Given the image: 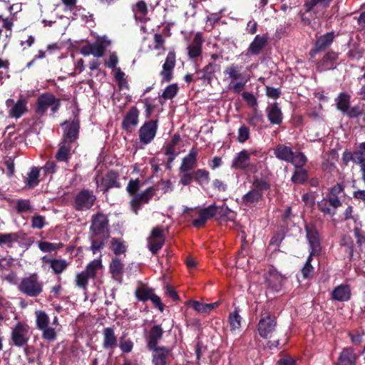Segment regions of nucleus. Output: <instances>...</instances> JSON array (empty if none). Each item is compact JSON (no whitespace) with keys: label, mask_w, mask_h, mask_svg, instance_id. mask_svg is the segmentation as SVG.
Returning a JSON list of instances; mask_svg holds the SVG:
<instances>
[{"label":"nucleus","mask_w":365,"mask_h":365,"mask_svg":"<svg viewBox=\"0 0 365 365\" xmlns=\"http://www.w3.org/2000/svg\"><path fill=\"white\" fill-rule=\"evenodd\" d=\"M31 333V327L26 322H18L11 328L10 344L19 348L27 346Z\"/></svg>","instance_id":"f257e3e1"},{"label":"nucleus","mask_w":365,"mask_h":365,"mask_svg":"<svg viewBox=\"0 0 365 365\" xmlns=\"http://www.w3.org/2000/svg\"><path fill=\"white\" fill-rule=\"evenodd\" d=\"M224 73L227 75L230 80L228 85L229 90L235 93H240L245 89L248 79L241 72L238 65L231 64L225 68Z\"/></svg>","instance_id":"f03ea898"},{"label":"nucleus","mask_w":365,"mask_h":365,"mask_svg":"<svg viewBox=\"0 0 365 365\" xmlns=\"http://www.w3.org/2000/svg\"><path fill=\"white\" fill-rule=\"evenodd\" d=\"M36 326L41 331L42 338L47 341H53L56 339L57 332L53 327L48 315L42 310L35 312Z\"/></svg>","instance_id":"7ed1b4c3"},{"label":"nucleus","mask_w":365,"mask_h":365,"mask_svg":"<svg viewBox=\"0 0 365 365\" xmlns=\"http://www.w3.org/2000/svg\"><path fill=\"white\" fill-rule=\"evenodd\" d=\"M18 288L23 294L31 297H35L42 292L43 283L38 280L37 274H34L23 278Z\"/></svg>","instance_id":"20e7f679"},{"label":"nucleus","mask_w":365,"mask_h":365,"mask_svg":"<svg viewBox=\"0 0 365 365\" xmlns=\"http://www.w3.org/2000/svg\"><path fill=\"white\" fill-rule=\"evenodd\" d=\"M60 100L50 93L41 94L37 99L36 112L40 115L46 113L48 108L55 113L60 107Z\"/></svg>","instance_id":"39448f33"},{"label":"nucleus","mask_w":365,"mask_h":365,"mask_svg":"<svg viewBox=\"0 0 365 365\" xmlns=\"http://www.w3.org/2000/svg\"><path fill=\"white\" fill-rule=\"evenodd\" d=\"M90 232L91 235H93L94 237H110L108 220L106 215L101 213H98L93 216L91 225L90 227Z\"/></svg>","instance_id":"423d86ee"},{"label":"nucleus","mask_w":365,"mask_h":365,"mask_svg":"<svg viewBox=\"0 0 365 365\" xmlns=\"http://www.w3.org/2000/svg\"><path fill=\"white\" fill-rule=\"evenodd\" d=\"M277 326L276 317L268 312L261 315L257 325V330L261 337L267 339L270 337Z\"/></svg>","instance_id":"0eeeda50"},{"label":"nucleus","mask_w":365,"mask_h":365,"mask_svg":"<svg viewBox=\"0 0 365 365\" xmlns=\"http://www.w3.org/2000/svg\"><path fill=\"white\" fill-rule=\"evenodd\" d=\"M95 200L96 196L91 191L83 190L76 195L73 206L78 211L87 210L93 205Z\"/></svg>","instance_id":"6e6552de"},{"label":"nucleus","mask_w":365,"mask_h":365,"mask_svg":"<svg viewBox=\"0 0 365 365\" xmlns=\"http://www.w3.org/2000/svg\"><path fill=\"white\" fill-rule=\"evenodd\" d=\"M63 129V141L68 142L74 145H77L76 140L79 133V120L78 117H75L73 120L65 121L62 124Z\"/></svg>","instance_id":"1a4fd4ad"},{"label":"nucleus","mask_w":365,"mask_h":365,"mask_svg":"<svg viewBox=\"0 0 365 365\" xmlns=\"http://www.w3.org/2000/svg\"><path fill=\"white\" fill-rule=\"evenodd\" d=\"M155 194V188L149 187L144 191L134 195L130 200V205L133 212L137 214L142 205L148 203Z\"/></svg>","instance_id":"9d476101"},{"label":"nucleus","mask_w":365,"mask_h":365,"mask_svg":"<svg viewBox=\"0 0 365 365\" xmlns=\"http://www.w3.org/2000/svg\"><path fill=\"white\" fill-rule=\"evenodd\" d=\"M158 130V120H149L143 123L139 129V139L145 145L150 143L155 137Z\"/></svg>","instance_id":"9b49d317"},{"label":"nucleus","mask_w":365,"mask_h":365,"mask_svg":"<svg viewBox=\"0 0 365 365\" xmlns=\"http://www.w3.org/2000/svg\"><path fill=\"white\" fill-rule=\"evenodd\" d=\"M165 238L163 230L160 227H154L148 238V249L153 254H157L165 244Z\"/></svg>","instance_id":"f8f14e48"},{"label":"nucleus","mask_w":365,"mask_h":365,"mask_svg":"<svg viewBox=\"0 0 365 365\" xmlns=\"http://www.w3.org/2000/svg\"><path fill=\"white\" fill-rule=\"evenodd\" d=\"M41 261L43 267L48 265L52 272L56 275L64 272L69 265V262L65 259L51 258L47 255L42 257Z\"/></svg>","instance_id":"ddd939ff"},{"label":"nucleus","mask_w":365,"mask_h":365,"mask_svg":"<svg viewBox=\"0 0 365 365\" xmlns=\"http://www.w3.org/2000/svg\"><path fill=\"white\" fill-rule=\"evenodd\" d=\"M342 205L339 198L331 197L328 195L318 202L319 210L327 215L334 216L336 213V210Z\"/></svg>","instance_id":"4468645a"},{"label":"nucleus","mask_w":365,"mask_h":365,"mask_svg":"<svg viewBox=\"0 0 365 365\" xmlns=\"http://www.w3.org/2000/svg\"><path fill=\"white\" fill-rule=\"evenodd\" d=\"M175 53L170 51L163 65V69L160 73L162 83L170 82L173 78V70L175 66Z\"/></svg>","instance_id":"2eb2a0df"},{"label":"nucleus","mask_w":365,"mask_h":365,"mask_svg":"<svg viewBox=\"0 0 365 365\" xmlns=\"http://www.w3.org/2000/svg\"><path fill=\"white\" fill-rule=\"evenodd\" d=\"M118 178V174L116 172L110 170L102 177L100 182L97 180L96 184L101 190L107 192L109 189L120 187V185Z\"/></svg>","instance_id":"dca6fc26"},{"label":"nucleus","mask_w":365,"mask_h":365,"mask_svg":"<svg viewBox=\"0 0 365 365\" xmlns=\"http://www.w3.org/2000/svg\"><path fill=\"white\" fill-rule=\"evenodd\" d=\"M27 101L24 98H20L14 103L13 99H8L6 105L9 108V115L11 118H19L27 111Z\"/></svg>","instance_id":"f3484780"},{"label":"nucleus","mask_w":365,"mask_h":365,"mask_svg":"<svg viewBox=\"0 0 365 365\" xmlns=\"http://www.w3.org/2000/svg\"><path fill=\"white\" fill-rule=\"evenodd\" d=\"M217 207L215 204H212L207 207L200 209L198 212L199 217L192 221L193 226L196 228L203 227L210 218L217 215Z\"/></svg>","instance_id":"a211bd4d"},{"label":"nucleus","mask_w":365,"mask_h":365,"mask_svg":"<svg viewBox=\"0 0 365 365\" xmlns=\"http://www.w3.org/2000/svg\"><path fill=\"white\" fill-rule=\"evenodd\" d=\"M267 41L268 36L267 34L257 35L250 43L246 53H242V55H259L267 44Z\"/></svg>","instance_id":"6ab92c4d"},{"label":"nucleus","mask_w":365,"mask_h":365,"mask_svg":"<svg viewBox=\"0 0 365 365\" xmlns=\"http://www.w3.org/2000/svg\"><path fill=\"white\" fill-rule=\"evenodd\" d=\"M307 232V238L311 249V255H318L321 252V246L319 237V233L316 228L312 225L305 227Z\"/></svg>","instance_id":"aec40b11"},{"label":"nucleus","mask_w":365,"mask_h":365,"mask_svg":"<svg viewBox=\"0 0 365 365\" xmlns=\"http://www.w3.org/2000/svg\"><path fill=\"white\" fill-rule=\"evenodd\" d=\"M103 343L104 349L110 351L112 354L114 349L118 346V338L115 334L113 327L104 328L102 332Z\"/></svg>","instance_id":"412c9836"},{"label":"nucleus","mask_w":365,"mask_h":365,"mask_svg":"<svg viewBox=\"0 0 365 365\" xmlns=\"http://www.w3.org/2000/svg\"><path fill=\"white\" fill-rule=\"evenodd\" d=\"M139 110L135 106L131 107L125 115L122 121V128L131 133L138 123Z\"/></svg>","instance_id":"4be33fe9"},{"label":"nucleus","mask_w":365,"mask_h":365,"mask_svg":"<svg viewBox=\"0 0 365 365\" xmlns=\"http://www.w3.org/2000/svg\"><path fill=\"white\" fill-rule=\"evenodd\" d=\"M150 351H153V365H167V360L172 355V349L164 346Z\"/></svg>","instance_id":"5701e85b"},{"label":"nucleus","mask_w":365,"mask_h":365,"mask_svg":"<svg viewBox=\"0 0 365 365\" xmlns=\"http://www.w3.org/2000/svg\"><path fill=\"white\" fill-rule=\"evenodd\" d=\"M164 331L160 325L153 326L145 338L147 348L150 350L158 347V344L162 339Z\"/></svg>","instance_id":"b1692460"},{"label":"nucleus","mask_w":365,"mask_h":365,"mask_svg":"<svg viewBox=\"0 0 365 365\" xmlns=\"http://www.w3.org/2000/svg\"><path fill=\"white\" fill-rule=\"evenodd\" d=\"M250 155L251 153L248 150L245 149L241 150L233 158L231 167L237 170L247 169L250 165Z\"/></svg>","instance_id":"393cba45"},{"label":"nucleus","mask_w":365,"mask_h":365,"mask_svg":"<svg viewBox=\"0 0 365 365\" xmlns=\"http://www.w3.org/2000/svg\"><path fill=\"white\" fill-rule=\"evenodd\" d=\"M357 357L352 348H344L339 355L336 365H356Z\"/></svg>","instance_id":"a878e982"},{"label":"nucleus","mask_w":365,"mask_h":365,"mask_svg":"<svg viewBox=\"0 0 365 365\" xmlns=\"http://www.w3.org/2000/svg\"><path fill=\"white\" fill-rule=\"evenodd\" d=\"M333 0H309L304 4L307 13L313 12L317 14L327 9Z\"/></svg>","instance_id":"bb28decb"},{"label":"nucleus","mask_w":365,"mask_h":365,"mask_svg":"<svg viewBox=\"0 0 365 365\" xmlns=\"http://www.w3.org/2000/svg\"><path fill=\"white\" fill-rule=\"evenodd\" d=\"M197 150L196 148H192L189 153L182 158L180 172H190L196 166Z\"/></svg>","instance_id":"cd10ccee"},{"label":"nucleus","mask_w":365,"mask_h":365,"mask_svg":"<svg viewBox=\"0 0 365 365\" xmlns=\"http://www.w3.org/2000/svg\"><path fill=\"white\" fill-rule=\"evenodd\" d=\"M180 140V136L179 134H175L171 140L166 143L164 148V153L168 156V163H171L175 158L178 155L179 153L176 150V145Z\"/></svg>","instance_id":"c85d7f7f"},{"label":"nucleus","mask_w":365,"mask_h":365,"mask_svg":"<svg viewBox=\"0 0 365 365\" xmlns=\"http://www.w3.org/2000/svg\"><path fill=\"white\" fill-rule=\"evenodd\" d=\"M339 58V54L334 51H329L324 55L323 58L318 63L317 69L319 71L334 69L335 62Z\"/></svg>","instance_id":"c756f323"},{"label":"nucleus","mask_w":365,"mask_h":365,"mask_svg":"<svg viewBox=\"0 0 365 365\" xmlns=\"http://www.w3.org/2000/svg\"><path fill=\"white\" fill-rule=\"evenodd\" d=\"M331 299L338 302H346L351 298V289L349 285L340 284L331 293Z\"/></svg>","instance_id":"7c9ffc66"},{"label":"nucleus","mask_w":365,"mask_h":365,"mask_svg":"<svg viewBox=\"0 0 365 365\" xmlns=\"http://www.w3.org/2000/svg\"><path fill=\"white\" fill-rule=\"evenodd\" d=\"M76 147L77 145L61 140L56 154V160L60 162H68L71 155V150Z\"/></svg>","instance_id":"2f4dec72"},{"label":"nucleus","mask_w":365,"mask_h":365,"mask_svg":"<svg viewBox=\"0 0 365 365\" xmlns=\"http://www.w3.org/2000/svg\"><path fill=\"white\" fill-rule=\"evenodd\" d=\"M203 39L200 33H197L194 36L192 41L188 46V56L191 58L200 56L202 54V46Z\"/></svg>","instance_id":"473e14b6"},{"label":"nucleus","mask_w":365,"mask_h":365,"mask_svg":"<svg viewBox=\"0 0 365 365\" xmlns=\"http://www.w3.org/2000/svg\"><path fill=\"white\" fill-rule=\"evenodd\" d=\"M283 280V276L273 269H270L265 277L267 284L275 290H278L281 287Z\"/></svg>","instance_id":"72a5a7b5"},{"label":"nucleus","mask_w":365,"mask_h":365,"mask_svg":"<svg viewBox=\"0 0 365 365\" xmlns=\"http://www.w3.org/2000/svg\"><path fill=\"white\" fill-rule=\"evenodd\" d=\"M124 263L119 257H114L111 259L109 264V272L114 279H119L123 272Z\"/></svg>","instance_id":"f704fd0d"},{"label":"nucleus","mask_w":365,"mask_h":365,"mask_svg":"<svg viewBox=\"0 0 365 365\" xmlns=\"http://www.w3.org/2000/svg\"><path fill=\"white\" fill-rule=\"evenodd\" d=\"M267 115L272 124L279 125L282 121V113L276 103L267 107Z\"/></svg>","instance_id":"c9c22d12"},{"label":"nucleus","mask_w":365,"mask_h":365,"mask_svg":"<svg viewBox=\"0 0 365 365\" xmlns=\"http://www.w3.org/2000/svg\"><path fill=\"white\" fill-rule=\"evenodd\" d=\"M110 44V41L106 37L97 41L94 43H91L92 55L97 58L104 56L106 48Z\"/></svg>","instance_id":"e433bc0d"},{"label":"nucleus","mask_w":365,"mask_h":365,"mask_svg":"<svg viewBox=\"0 0 365 365\" xmlns=\"http://www.w3.org/2000/svg\"><path fill=\"white\" fill-rule=\"evenodd\" d=\"M334 39V32H328L322 36H320L315 43V52L317 53L324 50L332 43Z\"/></svg>","instance_id":"4c0bfd02"},{"label":"nucleus","mask_w":365,"mask_h":365,"mask_svg":"<svg viewBox=\"0 0 365 365\" xmlns=\"http://www.w3.org/2000/svg\"><path fill=\"white\" fill-rule=\"evenodd\" d=\"M292 149L283 144H279L274 149V154L275 156L281 160L289 163L292 156Z\"/></svg>","instance_id":"58836bf2"},{"label":"nucleus","mask_w":365,"mask_h":365,"mask_svg":"<svg viewBox=\"0 0 365 365\" xmlns=\"http://www.w3.org/2000/svg\"><path fill=\"white\" fill-rule=\"evenodd\" d=\"M262 192L256 189H252L242 197V203L246 206H250L257 203L262 198Z\"/></svg>","instance_id":"ea45409f"},{"label":"nucleus","mask_w":365,"mask_h":365,"mask_svg":"<svg viewBox=\"0 0 365 365\" xmlns=\"http://www.w3.org/2000/svg\"><path fill=\"white\" fill-rule=\"evenodd\" d=\"M127 247L126 242L120 238L113 237L110 240V248L115 254V257L125 254L127 251Z\"/></svg>","instance_id":"a19ab883"},{"label":"nucleus","mask_w":365,"mask_h":365,"mask_svg":"<svg viewBox=\"0 0 365 365\" xmlns=\"http://www.w3.org/2000/svg\"><path fill=\"white\" fill-rule=\"evenodd\" d=\"M103 268L101 256L98 259H96L90 262L86 267L85 272L91 278L96 277L97 272Z\"/></svg>","instance_id":"79ce46f5"},{"label":"nucleus","mask_w":365,"mask_h":365,"mask_svg":"<svg viewBox=\"0 0 365 365\" xmlns=\"http://www.w3.org/2000/svg\"><path fill=\"white\" fill-rule=\"evenodd\" d=\"M108 238L109 237H105L103 236L94 237L93 236V235H91L90 240L91 245L90 249L93 255L101 251V250L104 247Z\"/></svg>","instance_id":"37998d69"},{"label":"nucleus","mask_w":365,"mask_h":365,"mask_svg":"<svg viewBox=\"0 0 365 365\" xmlns=\"http://www.w3.org/2000/svg\"><path fill=\"white\" fill-rule=\"evenodd\" d=\"M351 96L346 93H340L336 98V108L344 113L350 106Z\"/></svg>","instance_id":"c03bdc74"},{"label":"nucleus","mask_w":365,"mask_h":365,"mask_svg":"<svg viewBox=\"0 0 365 365\" xmlns=\"http://www.w3.org/2000/svg\"><path fill=\"white\" fill-rule=\"evenodd\" d=\"M195 180L201 186L210 182V173L205 169H198L193 173Z\"/></svg>","instance_id":"a18cd8bd"},{"label":"nucleus","mask_w":365,"mask_h":365,"mask_svg":"<svg viewBox=\"0 0 365 365\" xmlns=\"http://www.w3.org/2000/svg\"><path fill=\"white\" fill-rule=\"evenodd\" d=\"M63 247L61 242L52 243L47 241H39L38 242V247L43 252H56Z\"/></svg>","instance_id":"49530a36"},{"label":"nucleus","mask_w":365,"mask_h":365,"mask_svg":"<svg viewBox=\"0 0 365 365\" xmlns=\"http://www.w3.org/2000/svg\"><path fill=\"white\" fill-rule=\"evenodd\" d=\"M39 169L36 167L31 168L30 172L28 173V177L26 180V185L29 188H33L38 185L39 180Z\"/></svg>","instance_id":"de8ad7c7"},{"label":"nucleus","mask_w":365,"mask_h":365,"mask_svg":"<svg viewBox=\"0 0 365 365\" xmlns=\"http://www.w3.org/2000/svg\"><path fill=\"white\" fill-rule=\"evenodd\" d=\"M219 302H214L210 304H205L198 301H194L192 302V307L195 310L200 313H208L215 307H217Z\"/></svg>","instance_id":"09e8293b"},{"label":"nucleus","mask_w":365,"mask_h":365,"mask_svg":"<svg viewBox=\"0 0 365 365\" xmlns=\"http://www.w3.org/2000/svg\"><path fill=\"white\" fill-rule=\"evenodd\" d=\"M341 250L346 254L349 258H351L354 251V243L350 237L344 236L340 242Z\"/></svg>","instance_id":"8fccbe9b"},{"label":"nucleus","mask_w":365,"mask_h":365,"mask_svg":"<svg viewBox=\"0 0 365 365\" xmlns=\"http://www.w3.org/2000/svg\"><path fill=\"white\" fill-rule=\"evenodd\" d=\"M307 157L301 152H293L291 160L289 163H291L294 165L296 168H302L307 163Z\"/></svg>","instance_id":"3c124183"},{"label":"nucleus","mask_w":365,"mask_h":365,"mask_svg":"<svg viewBox=\"0 0 365 365\" xmlns=\"http://www.w3.org/2000/svg\"><path fill=\"white\" fill-rule=\"evenodd\" d=\"M19 236L16 232L1 233L0 232V246L7 245L11 247V244L18 241Z\"/></svg>","instance_id":"603ef678"},{"label":"nucleus","mask_w":365,"mask_h":365,"mask_svg":"<svg viewBox=\"0 0 365 365\" xmlns=\"http://www.w3.org/2000/svg\"><path fill=\"white\" fill-rule=\"evenodd\" d=\"M217 215L220 220L233 221L235 219V213L227 206L217 207Z\"/></svg>","instance_id":"864d4df0"},{"label":"nucleus","mask_w":365,"mask_h":365,"mask_svg":"<svg viewBox=\"0 0 365 365\" xmlns=\"http://www.w3.org/2000/svg\"><path fill=\"white\" fill-rule=\"evenodd\" d=\"M114 77L120 90L128 88V83L125 78V74L120 68H115L114 70Z\"/></svg>","instance_id":"5fc2aeb1"},{"label":"nucleus","mask_w":365,"mask_h":365,"mask_svg":"<svg viewBox=\"0 0 365 365\" xmlns=\"http://www.w3.org/2000/svg\"><path fill=\"white\" fill-rule=\"evenodd\" d=\"M308 175L307 170L302 168H297L294 172L292 181L296 184H304L307 180Z\"/></svg>","instance_id":"6e6d98bb"},{"label":"nucleus","mask_w":365,"mask_h":365,"mask_svg":"<svg viewBox=\"0 0 365 365\" xmlns=\"http://www.w3.org/2000/svg\"><path fill=\"white\" fill-rule=\"evenodd\" d=\"M179 87L177 83L170 84L163 90L160 97L165 100L172 99L177 95Z\"/></svg>","instance_id":"4d7b16f0"},{"label":"nucleus","mask_w":365,"mask_h":365,"mask_svg":"<svg viewBox=\"0 0 365 365\" xmlns=\"http://www.w3.org/2000/svg\"><path fill=\"white\" fill-rule=\"evenodd\" d=\"M89 279L91 278L83 270L76 275V285L78 287L83 289V290H86Z\"/></svg>","instance_id":"13d9d810"},{"label":"nucleus","mask_w":365,"mask_h":365,"mask_svg":"<svg viewBox=\"0 0 365 365\" xmlns=\"http://www.w3.org/2000/svg\"><path fill=\"white\" fill-rule=\"evenodd\" d=\"M242 317L237 311H235L230 314L229 323L232 331L240 330L241 327Z\"/></svg>","instance_id":"bf43d9fd"},{"label":"nucleus","mask_w":365,"mask_h":365,"mask_svg":"<svg viewBox=\"0 0 365 365\" xmlns=\"http://www.w3.org/2000/svg\"><path fill=\"white\" fill-rule=\"evenodd\" d=\"M246 120L249 125L255 127L259 123L262 122L263 115L257 108H255L253 112L249 114Z\"/></svg>","instance_id":"052dcab7"},{"label":"nucleus","mask_w":365,"mask_h":365,"mask_svg":"<svg viewBox=\"0 0 365 365\" xmlns=\"http://www.w3.org/2000/svg\"><path fill=\"white\" fill-rule=\"evenodd\" d=\"M354 153V163L356 164L365 163V142L361 143L358 149L353 152Z\"/></svg>","instance_id":"680f3d73"},{"label":"nucleus","mask_w":365,"mask_h":365,"mask_svg":"<svg viewBox=\"0 0 365 365\" xmlns=\"http://www.w3.org/2000/svg\"><path fill=\"white\" fill-rule=\"evenodd\" d=\"M250 132L249 128L242 125L238 129L237 140L239 143H244L250 138Z\"/></svg>","instance_id":"e2e57ef3"},{"label":"nucleus","mask_w":365,"mask_h":365,"mask_svg":"<svg viewBox=\"0 0 365 365\" xmlns=\"http://www.w3.org/2000/svg\"><path fill=\"white\" fill-rule=\"evenodd\" d=\"M153 294V291L151 289H148L145 288H138L135 291V295L138 300L145 302L150 299L151 294Z\"/></svg>","instance_id":"0e129e2a"},{"label":"nucleus","mask_w":365,"mask_h":365,"mask_svg":"<svg viewBox=\"0 0 365 365\" xmlns=\"http://www.w3.org/2000/svg\"><path fill=\"white\" fill-rule=\"evenodd\" d=\"M313 256L314 255H311V253L309 252V255L306 262L304 263L303 267L302 268L301 272H302V274L304 278L309 277L314 272V267L311 264Z\"/></svg>","instance_id":"69168bd1"},{"label":"nucleus","mask_w":365,"mask_h":365,"mask_svg":"<svg viewBox=\"0 0 365 365\" xmlns=\"http://www.w3.org/2000/svg\"><path fill=\"white\" fill-rule=\"evenodd\" d=\"M215 65L210 63L205 66L199 73H202L201 78L204 80H211L215 73Z\"/></svg>","instance_id":"338daca9"},{"label":"nucleus","mask_w":365,"mask_h":365,"mask_svg":"<svg viewBox=\"0 0 365 365\" xmlns=\"http://www.w3.org/2000/svg\"><path fill=\"white\" fill-rule=\"evenodd\" d=\"M364 113V110L361 106L356 105L353 107H350L345 111L344 114H346L350 118H356L361 115Z\"/></svg>","instance_id":"774afa93"}]
</instances>
